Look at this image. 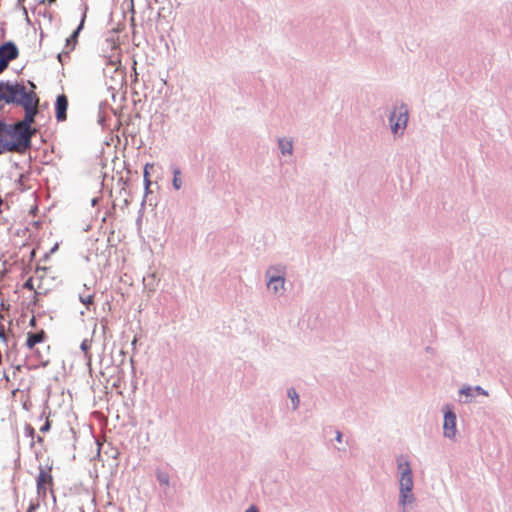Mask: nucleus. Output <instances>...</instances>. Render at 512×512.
Listing matches in <instances>:
<instances>
[{"mask_svg":"<svg viewBox=\"0 0 512 512\" xmlns=\"http://www.w3.org/2000/svg\"><path fill=\"white\" fill-rule=\"evenodd\" d=\"M18 82L0 81V155L23 154L31 147L37 129L31 125L38 114L39 97Z\"/></svg>","mask_w":512,"mask_h":512,"instance_id":"obj_1","label":"nucleus"},{"mask_svg":"<svg viewBox=\"0 0 512 512\" xmlns=\"http://www.w3.org/2000/svg\"><path fill=\"white\" fill-rule=\"evenodd\" d=\"M397 468L399 471V505L405 510L416 500L412 492L413 473L409 461L402 455L397 458Z\"/></svg>","mask_w":512,"mask_h":512,"instance_id":"obj_2","label":"nucleus"},{"mask_svg":"<svg viewBox=\"0 0 512 512\" xmlns=\"http://www.w3.org/2000/svg\"><path fill=\"white\" fill-rule=\"evenodd\" d=\"M53 476L51 467H40L36 478V487L38 497L46 499L48 491H53Z\"/></svg>","mask_w":512,"mask_h":512,"instance_id":"obj_3","label":"nucleus"},{"mask_svg":"<svg viewBox=\"0 0 512 512\" xmlns=\"http://www.w3.org/2000/svg\"><path fill=\"white\" fill-rule=\"evenodd\" d=\"M19 55L18 48L12 42H7L0 46V74L3 73L10 61L16 59Z\"/></svg>","mask_w":512,"mask_h":512,"instance_id":"obj_4","label":"nucleus"},{"mask_svg":"<svg viewBox=\"0 0 512 512\" xmlns=\"http://www.w3.org/2000/svg\"><path fill=\"white\" fill-rule=\"evenodd\" d=\"M408 121V110L405 106L395 109L390 116L391 129L394 134L404 130Z\"/></svg>","mask_w":512,"mask_h":512,"instance_id":"obj_5","label":"nucleus"},{"mask_svg":"<svg viewBox=\"0 0 512 512\" xmlns=\"http://www.w3.org/2000/svg\"><path fill=\"white\" fill-rule=\"evenodd\" d=\"M443 434L445 437L452 439L456 435V414L452 410L444 413Z\"/></svg>","mask_w":512,"mask_h":512,"instance_id":"obj_6","label":"nucleus"},{"mask_svg":"<svg viewBox=\"0 0 512 512\" xmlns=\"http://www.w3.org/2000/svg\"><path fill=\"white\" fill-rule=\"evenodd\" d=\"M67 108H68V98L65 94H61L57 97L55 103V113L56 119L59 122H63L67 119Z\"/></svg>","mask_w":512,"mask_h":512,"instance_id":"obj_7","label":"nucleus"},{"mask_svg":"<svg viewBox=\"0 0 512 512\" xmlns=\"http://www.w3.org/2000/svg\"><path fill=\"white\" fill-rule=\"evenodd\" d=\"M267 288L275 295H281L285 291V277L282 276H271L267 279Z\"/></svg>","mask_w":512,"mask_h":512,"instance_id":"obj_8","label":"nucleus"},{"mask_svg":"<svg viewBox=\"0 0 512 512\" xmlns=\"http://www.w3.org/2000/svg\"><path fill=\"white\" fill-rule=\"evenodd\" d=\"M46 337L44 330L37 333H28L25 345L28 349L32 350L37 344L44 342Z\"/></svg>","mask_w":512,"mask_h":512,"instance_id":"obj_9","label":"nucleus"},{"mask_svg":"<svg viewBox=\"0 0 512 512\" xmlns=\"http://www.w3.org/2000/svg\"><path fill=\"white\" fill-rule=\"evenodd\" d=\"M286 268L283 265L270 266L266 271V278L270 279L271 276H282L285 277Z\"/></svg>","mask_w":512,"mask_h":512,"instance_id":"obj_10","label":"nucleus"},{"mask_svg":"<svg viewBox=\"0 0 512 512\" xmlns=\"http://www.w3.org/2000/svg\"><path fill=\"white\" fill-rule=\"evenodd\" d=\"M287 396L290 398L292 403V410L295 411L299 408L300 399L295 388L291 387L287 390Z\"/></svg>","mask_w":512,"mask_h":512,"instance_id":"obj_11","label":"nucleus"},{"mask_svg":"<svg viewBox=\"0 0 512 512\" xmlns=\"http://www.w3.org/2000/svg\"><path fill=\"white\" fill-rule=\"evenodd\" d=\"M84 24V19H82L80 25L77 27V29L72 33V35L67 38V46L72 45L71 49L74 48L75 44L77 43V38L79 35L80 30L82 29Z\"/></svg>","mask_w":512,"mask_h":512,"instance_id":"obj_12","label":"nucleus"},{"mask_svg":"<svg viewBox=\"0 0 512 512\" xmlns=\"http://www.w3.org/2000/svg\"><path fill=\"white\" fill-rule=\"evenodd\" d=\"M279 147H280L282 154H291L292 153L293 145L290 140L280 139Z\"/></svg>","mask_w":512,"mask_h":512,"instance_id":"obj_13","label":"nucleus"},{"mask_svg":"<svg viewBox=\"0 0 512 512\" xmlns=\"http://www.w3.org/2000/svg\"><path fill=\"white\" fill-rule=\"evenodd\" d=\"M173 187L176 189V190H179L182 186V180H181V171L179 170V168H174L173 169Z\"/></svg>","mask_w":512,"mask_h":512,"instance_id":"obj_14","label":"nucleus"},{"mask_svg":"<svg viewBox=\"0 0 512 512\" xmlns=\"http://www.w3.org/2000/svg\"><path fill=\"white\" fill-rule=\"evenodd\" d=\"M460 394L466 396V400H465L466 403L472 401V399L474 398L473 388H471L469 386L462 387L460 389Z\"/></svg>","mask_w":512,"mask_h":512,"instance_id":"obj_15","label":"nucleus"},{"mask_svg":"<svg viewBox=\"0 0 512 512\" xmlns=\"http://www.w3.org/2000/svg\"><path fill=\"white\" fill-rule=\"evenodd\" d=\"M153 166L151 164H146L144 168V182L146 189H149V186L151 184L150 176H149V168H152Z\"/></svg>","mask_w":512,"mask_h":512,"instance_id":"obj_16","label":"nucleus"},{"mask_svg":"<svg viewBox=\"0 0 512 512\" xmlns=\"http://www.w3.org/2000/svg\"><path fill=\"white\" fill-rule=\"evenodd\" d=\"M80 301L86 305L89 306L94 301V295L93 294H87V295H80Z\"/></svg>","mask_w":512,"mask_h":512,"instance_id":"obj_17","label":"nucleus"},{"mask_svg":"<svg viewBox=\"0 0 512 512\" xmlns=\"http://www.w3.org/2000/svg\"><path fill=\"white\" fill-rule=\"evenodd\" d=\"M23 288L28 289L30 291H34L35 290V288H34V281H33L32 277H30L29 279L26 280V282L23 284Z\"/></svg>","mask_w":512,"mask_h":512,"instance_id":"obj_18","label":"nucleus"},{"mask_svg":"<svg viewBox=\"0 0 512 512\" xmlns=\"http://www.w3.org/2000/svg\"><path fill=\"white\" fill-rule=\"evenodd\" d=\"M158 480H159L162 484L168 485L169 477H168V475H167V474H165V473H160V474H158Z\"/></svg>","mask_w":512,"mask_h":512,"instance_id":"obj_19","label":"nucleus"},{"mask_svg":"<svg viewBox=\"0 0 512 512\" xmlns=\"http://www.w3.org/2000/svg\"><path fill=\"white\" fill-rule=\"evenodd\" d=\"M473 392H474V393H476V394H478V395H485V396H487V395H488L487 391H485V390H484L482 387H480V386H476L475 388H473Z\"/></svg>","mask_w":512,"mask_h":512,"instance_id":"obj_20","label":"nucleus"},{"mask_svg":"<svg viewBox=\"0 0 512 512\" xmlns=\"http://www.w3.org/2000/svg\"><path fill=\"white\" fill-rule=\"evenodd\" d=\"M0 339L3 341H7V337H6L3 326L0 327Z\"/></svg>","mask_w":512,"mask_h":512,"instance_id":"obj_21","label":"nucleus"},{"mask_svg":"<svg viewBox=\"0 0 512 512\" xmlns=\"http://www.w3.org/2000/svg\"><path fill=\"white\" fill-rule=\"evenodd\" d=\"M49 428H50V422H49V420H47V421L45 422L44 426H42V427H41L40 431H41V432H46V431H48V430H49Z\"/></svg>","mask_w":512,"mask_h":512,"instance_id":"obj_22","label":"nucleus"},{"mask_svg":"<svg viewBox=\"0 0 512 512\" xmlns=\"http://www.w3.org/2000/svg\"><path fill=\"white\" fill-rule=\"evenodd\" d=\"M342 438H343V434L337 430L336 431V437H335V440L338 442V443H341L342 442Z\"/></svg>","mask_w":512,"mask_h":512,"instance_id":"obj_23","label":"nucleus"},{"mask_svg":"<svg viewBox=\"0 0 512 512\" xmlns=\"http://www.w3.org/2000/svg\"><path fill=\"white\" fill-rule=\"evenodd\" d=\"M89 344L87 342V340H84L82 343H81V349L84 350V351H88L89 349Z\"/></svg>","mask_w":512,"mask_h":512,"instance_id":"obj_24","label":"nucleus"},{"mask_svg":"<svg viewBox=\"0 0 512 512\" xmlns=\"http://www.w3.org/2000/svg\"><path fill=\"white\" fill-rule=\"evenodd\" d=\"M38 507V505H35V504H31L28 508V511L27 512H34V510Z\"/></svg>","mask_w":512,"mask_h":512,"instance_id":"obj_25","label":"nucleus"},{"mask_svg":"<svg viewBox=\"0 0 512 512\" xmlns=\"http://www.w3.org/2000/svg\"><path fill=\"white\" fill-rule=\"evenodd\" d=\"M246 512H256V507L252 505Z\"/></svg>","mask_w":512,"mask_h":512,"instance_id":"obj_26","label":"nucleus"},{"mask_svg":"<svg viewBox=\"0 0 512 512\" xmlns=\"http://www.w3.org/2000/svg\"><path fill=\"white\" fill-rule=\"evenodd\" d=\"M31 324H32V325H35V319H34V318H32V320H31Z\"/></svg>","mask_w":512,"mask_h":512,"instance_id":"obj_27","label":"nucleus"},{"mask_svg":"<svg viewBox=\"0 0 512 512\" xmlns=\"http://www.w3.org/2000/svg\"><path fill=\"white\" fill-rule=\"evenodd\" d=\"M57 249V244L54 246V248L52 249V252L55 251Z\"/></svg>","mask_w":512,"mask_h":512,"instance_id":"obj_28","label":"nucleus"},{"mask_svg":"<svg viewBox=\"0 0 512 512\" xmlns=\"http://www.w3.org/2000/svg\"><path fill=\"white\" fill-rule=\"evenodd\" d=\"M50 3H54L56 0H48Z\"/></svg>","mask_w":512,"mask_h":512,"instance_id":"obj_29","label":"nucleus"}]
</instances>
